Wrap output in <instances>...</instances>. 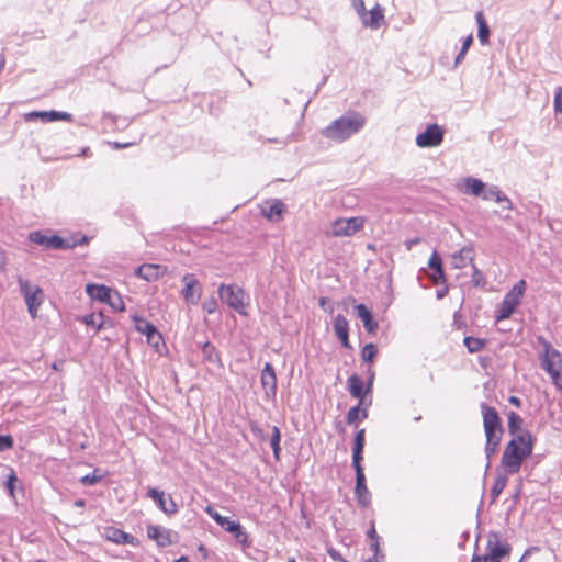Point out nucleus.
Segmentation results:
<instances>
[{
  "label": "nucleus",
  "instance_id": "obj_24",
  "mask_svg": "<svg viewBox=\"0 0 562 562\" xmlns=\"http://www.w3.org/2000/svg\"><path fill=\"white\" fill-rule=\"evenodd\" d=\"M485 184L476 178L468 177L462 179L459 189L462 193L479 196L483 193Z\"/></svg>",
  "mask_w": 562,
  "mask_h": 562
},
{
  "label": "nucleus",
  "instance_id": "obj_51",
  "mask_svg": "<svg viewBox=\"0 0 562 562\" xmlns=\"http://www.w3.org/2000/svg\"><path fill=\"white\" fill-rule=\"evenodd\" d=\"M202 307L207 314H212L216 311L217 303L214 299H211L210 301L204 302Z\"/></svg>",
  "mask_w": 562,
  "mask_h": 562
},
{
  "label": "nucleus",
  "instance_id": "obj_6",
  "mask_svg": "<svg viewBox=\"0 0 562 562\" xmlns=\"http://www.w3.org/2000/svg\"><path fill=\"white\" fill-rule=\"evenodd\" d=\"M221 300L240 315H247L249 297L240 286L234 284H221L218 288Z\"/></svg>",
  "mask_w": 562,
  "mask_h": 562
},
{
  "label": "nucleus",
  "instance_id": "obj_15",
  "mask_svg": "<svg viewBox=\"0 0 562 562\" xmlns=\"http://www.w3.org/2000/svg\"><path fill=\"white\" fill-rule=\"evenodd\" d=\"M146 532L147 537L161 548L172 544V537L176 535L172 530L162 528L161 526L157 525H148L146 527Z\"/></svg>",
  "mask_w": 562,
  "mask_h": 562
},
{
  "label": "nucleus",
  "instance_id": "obj_30",
  "mask_svg": "<svg viewBox=\"0 0 562 562\" xmlns=\"http://www.w3.org/2000/svg\"><path fill=\"white\" fill-rule=\"evenodd\" d=\"M362 404L352 406L347 413V423L353 425L358 419H366L368 417L367 408H361Z\"/></svg>",
  "mask_w": 562,
  "mask_h": 562
},
{
  "label": "nucleus",
  "instance_id": "obj_47",
  "mask_svg": "<svg viewBox=\"0 0 562 562\" xmlns=\"http://www.w3.org/2000/svg\"><path fill=\"white\" fill-rule=\"evenodd\" d=\"M472 43H473V36L470 34L469 36L465 37V40L463 42L462 48L457 57V61H459L461 58L464 57V55L467 54V52L470 48V46L472 45Z\"/></svg>",
  "mask_w": 562,
  "mask_h": 562
},
{
  "label": "nucleus",
  "instance_id": "obj_48",
  "mask_svg": "<svg viewBox=\"0 0 562 562\" xmlns=\"http://www.w3.org/2000/svg\"><path fill=\"white\" fill-rule=\"evenodd\" d=\"M430 278L432 279L434 283H436V284L445 283L446 277H445L443 268H440L439 270H434Z\"/></svg>",
  "mask_w": 562,
  "mask_h": 562
},
{
  "label": "nucleus",
  "instance_id": "obj_57",
  "mask_svg": "<svg viewBox=\"0 0 562 562\" xmlns=\"http://www.w3.org/2000/svg\"><path fill=\"white\" fill-rule=\"evenodd\" d=\"M508 402H509L512 405L516 406V407H520V406H521V401H520V398H518L517 396H510V397L508 398Z\"/></svg>",
  "mask_w": 562,
  "mask_h": 562
},
{
  "label": "nucleus",
  "instance_id": "obj_3",
  "mask_svg": "<svg viewBox=\"0 0 562 562\" xmlns=\"http://www.w3.org/2000/svg\"><path fill=\"white\" fill-rule=\"evenodd\" d=\"M481 413L483 417L484 434L486 437L485 453L487 458H491L497 451L503 438L504 429L501 417L494 407L482 404Z\"/></svg>",
  "mask_w": 562,
  "mask_h": 562
},
{
  "label": "nucleus",
  "instance_id": "obj_19",
  "mask_svg": "<svg viewBox=\"0 0 562 562\" xmlns=\"http://www.w3.org/2000/svg\"><path fill=\"white\" fill-rule=\"evenodd\" d=\"M30 240L34 244L45 246L52 249H63L68 247L63 238L57 235L46 236L40 232H33L30 234Z\"/></svg>",
  "mask_w": 562,
  "mask_h": 562
},
{
  "label": "nucleus",
  "instance_id": "obj_35",
  "mask_svg": "<svg viewBox=\"0 0 562 562\" xmlns=\"http://www.w3.org/2000/svg\"><path fill=\"white\" fill-rule=\"evenodd\" d=\"M133 321L135 323V329L145 335L146 337L154 330L156 329V327L149 323L148 321L142 318V317H138V316H133Z\"/></svg>",
  "mask_w": 562,
  "mask_h": 562
},
{
  "label": "nucleus",
  "instance_id": "obj_22",
  "mask_svg": "<svg viewBox=\"0 0 562 562\" xmlns=\"http://www.w3.org/2000/svg\"><path fill=\"white\" fill-rule=\"evenodd\" d=\"M27 119L38 117L46 122L65 121L71 122L72 115L68 112L59 111H33L27 114Z\"/></svg>",
  "mask_w": 562,
  "mask_h": 562
},
{
  "label": "nucleus",
  "instance_id": "obj_39",
  "mask_svg": "<svg viewBox=\"0 0 562 562\" xmlns=\"http://www.w3.org/2000/svg\"><path fill=\"white\" fill-rule=\"evenodd\" d=\"M378 349L374 344H367L361 351V357L363 361L372 362L374 357L376 356Z\"/></svg>",
  "mask_w": 562,
  "mask_h": 562
},
{
  "label": "nucleus",
  "instance_id": "obj_62",
  "mask_svg": "<svg viewBox=\"0 0 562 562\" xmlns=\"http://www.w3.org/2000/svg\"><path fill=\"white\" fill-rule=\"evenodd\" d=\"M75 505L78 506V507H82V506H85V501L83 499H78V501H76Z\"/></svg>",
  "mask_w": 562,
  "mask_h": 562
},
{
  "label": "nucleus",
  "instance_id": "obj_38",
  "mask_svg": "<svg viewBox=\"0 0 562 562\" xmlns=\"http://www.w3.org/2000/svg\"><path fill=\"white\" fill-rule=\"evenodd\" d=\"M464 345L468 348V350L471 353H473V352H477V351H480L481 349L484 348L485 340L484 339H480V338H475V337H465L464 338Z\"/></svg>",
  "mask_w": 562,
  "mask_h": 562
},
{
  "label": "nucleus",
  "instance_id": "obj_34",
  "mask_svg": "<svg viewBox=\"0 0 562 562\" xmlns=\"http://www.w3.org/2000/svg\"><path fill=\"white\" fill-rule=\"evenodd\" d=\"M81 321L87 326H92L97 330H100L104 326V316H103L102 313H100L99 315H95L94 313H91L89 315L83 316Z\"/></svg>",
  "mask_w": 562,
  "mask_h": 562
},
{
  "label": "nucleus",
  "instance_id": "obj_58",
  "mask_svg": "<svg viewBox=\"0 0 562 562\" xmlns=\"http://www.w3.org/2000/svg\"><path fill=\"white\" fill-rule=\"evenodd\" d=\"M471 562H484V560L482 559V557L480 554H474L472 557Z\"/></svg>",
  "mask_w": 562,
  "mask_h": 562
},
{
  "label": "nucleus",
  "instance_id": "obj_20",
  "mask_svg": "<svg viewBox=\"0 0 562 562\" xmlns=\"http://www.w3.org/2000/svg\"><path fill=\"white\" fill-rule=\"evenodd\" d=\"M165 272L166 267L154 263L142 265L136 270V274L148 282L158 280Z\"/></svg>",
  "mask_w": 562,
  "mask_h": 562
},
{
  "label": "nucleus",
  "instance_id": "obj_46",
  "mask_svg": "<svg viewBox=\"0 0 562 562\" xmlns=\"http://www.w3.org/2000/svg\"><path fill=\"white\" fill-rule=\"evenodd\" d=\"M101 479H102L101 475H97L95 472H93L91 474H87V475L82 476L80 481L85 485H93L97 482H99Z\"/></svg>",
  "mask_w": 562,
  "mask_h": 562
},
{
  "label": "nucleus",
  "instance_id": "obj_40",
  "mask_svg": "<svg viewBox=\"0 0 562 562\" xmlns=\"http://www.w3.org/2000/svg\"><path fill=\"white\" fill-rule=\"evenodd\" d=\"M366 443V429H360L355 437L353 449L357 451H363Z\"/></svg>",
  "mask_w": 562,
  "mask_h": 562
},
{
  "label": "nucleus",
  "instance_id": "obj_56",
  "mask_svg": "<svg viewBox=\"0 0 562 562\" xmlns=\"http://www.w3.org/2000/svg\"><path fill=\"white\" fill-rule=\"evenodd\" d=\"M420 241V238L408 239L405 241V247L407 250H411L413 246L419 244Z\"/></svg>",
  "mask_w": 562,
  "mask_h": 562
},
{
  "label": "nucleus",
  "instance_id": "obj_4",
  "mask_svg": "<svg viewBox=\"0 0 562 562\" xmlns=\"http://www.w3.org/2000/svg\"><path fill=\"white\" fill-rule=\"evenodd\" d=\"M542 347L539 355L541 368L550 376L555 389L562 392V355L543 337H538Z\"/></svg>",
  "mask_w": 562,
  "mask_h": 562
},
{
  "label": "nucleus",
  "instance_id": "obj_11",
  "mask_svg": "<svg viewBox=\"0 0 562 562\" xmlns=\"http://www.w3.org/2000/svg\"><path fill=\"white\" fill-rule=\"evenodd\" d=\"M183 289L181 294L189 304H196L202 295V286L199 280L192 273H186L182 277Z\"/></svg>",
  "mask_w": 562,
  "mask_h": 562
},
{
  "label": "nucleus",
  "instance_id": "obj_42",
  "mask_svg": "<svg viewBox=\"0 0 562 562\" xmlns=\"http://www.w3.org/2000/svg\"><path fill=\"white\" fill-rule=\"evenodd\" d=\"M472 283L474 284V286H484L485 279L482 272L477 269V267L474 263H472Z\"/></svg>",
  "mask_w": 562,
  "mask_h": 562
},
{
  "label": "nucleus",
  "instance_id": "obj_60",
  "mask_svg": "<svg viewBox=\"0 0 562 562\" xmlns=\"http://www.w3.org/2000/svg\"><path fill=\"white\" fill-rule=\"evenodd\" d=\"M4 256L3 254L0 251V270L4 268Z\"/></svg>",
  "mask_w": 562,
  "mask_h": 562
},
{
  "label": "nucleus",
  "instance_id": "obj_9",
  "mask_svg": "<svg viewBox=\"0 0 562 562\" xmlns=\"http://www.w3.org/2000/svg\"><path fill=\"white\" fill-rule=\"evenodd\" d=\"M366 217H339L331 223V232L328 234L333 237H350L363 229Z\"/></svg>",
  "mask_w": 562,
  "mask_h": 562
},
{
  "label": "nucleus",
  "instance_id": "obj_50",
  "mask_svg": "<svg viewBox=\"0 0 562 562\" xmlns=\"http://www.w3.org/2000/svg\"><path fill=\"white\" fill-rule=\"evenodd\" d=\"M327 553L334 561L348 562L346 559L342 558L340 552L338 550L334 549L333 547L327 548Z\"/></svg>",
  "mask_w": 562,
  "mask_h": 562
},
{
  "label": "nucleus",
  "instance_id": "obj_23",
  "mask_svg": "<svg viewBox=\"0 0 562 562\" xmlns=\"http://www.w3.org/2000/svg\"><path fill=\"white\" fill-rule=\"evenodd\" d=\"M112 288H109L103 284L97 283H88L86 285V293L91 300L99 301L101 303H105L109 300V295L111 294Z\"/></svg>",
  "mask_w": 562,
  "mask_h": 562
},
{
  "label": "nucleus",
  "instance_id": "obj_59",
  "mask_svg": "<svg viewBox=\"0 0 562 562\" xmlns=\"http://www.w3.org/2000/svg\"><path fill=\"white\" fill-rule=\"evenodd\" d=\"M5 66V57L3 55H0V72L3 70Z\"/></svg>",
  "mask_w": 562,
  "mask_h": 562
},
{
  "label": "nucleus",
  "instance_id": "obj_2",
  "mask_svg": "<svg viewBox=\"0 0 562 562\" xmlns=\"http://www.w3.org/2000/svg\"><path fill=\"white\" fill-rule=\"evenodd\" d=\"M364 123L366 119L360 113H348L323 128L322 134L334 142L340 143L359 132L364 126Z\"/></svg>",
  "mask_w": 562,
  "mask_h": 562
},
{
  "label": "nucleus",
  "instance_id": "obj_36",
  "mask_svg": "<svg viewBox=\"0 0 562 562\" xmlns=\"http://www.w3.org/2000/svg\"><path fill=\"white\" fill-rule=\"evenodd\" d=\"M334 330L337 336L349 333V323L344 315H337L334 321Z\"/></svg>",
  "mask_w": 562,
  "mask_h": 562
},
{
  "label": "nucleus",
  "instance_id": "obj_8",
  "mask_svg": "<svg viewBox=\"0 0 562 562\" xmlns=\"http://www.w3.org/2000/svg\"><path fill=\"white\" fill-rule=\"evenodd\" d=\"M510 544L502 540L497 532H491L487 537L485 553L481 557L484 562H502L510 555Z\"/></svg>",
  "mask_w": 562,
  "mask_h": 562
},
{
  "label": "nucleus",
  "instance_id": "obj_63",
  "mask_svg": "<svg viewBox=\"0 0 562 562\" xmlns=\"http://www.w3.org/2000/svg\"><path fill=\"white\" fill-rule=\"evenodd\" d=\"M175 562H189V559L187 557H180Z\"/></svg>",
  "mask_w": 562,
  "mask_h": 562
},
{
  "label": "nucleus",
  "instance_id": "obj_49",
  "mask_svg": "<svg viewBox=\"0 0 562 562\" xmlns=\"http://www.w3.org/2000/svg\"><path fill=\"white\" fill-rule=\"evenodd\" d=\"M13 443V438L11 436L0 435V451L11 449Z\"/></svg>",
  "mask_w": 562,
  "mask_h": 562
},
{
  "label": "nucleus",
  "instance_id": "obj_28",
  "mask_svg": "<svg viewBox=\"0 0 562 562\" xmlns=\"http://www.w3.org/2000/svg\"><path fill=\"white\" fill-rule=\"evenodd\" d=\"M475 19L479 26L477 37L481 42V44L485 45L488 43L490 38V29L485 21L484 14L482 11L476 12Z\"/></svg>",
  "mask_w": 562,
  "mask_h": 562
},
{
  "label": "nucleus",
  "instance_id": "obj_7",
  "mask_svg": "<svg viewBox=\"0 0 562 562\" xmlns=\"http://www.w3.org/2000/svg\"><path fill=\"white\" fill-rule=\"evenodd\" d=\"M18 283L30 316L36 318L45 300L44 291L38 285L31 284L29 280L22 278L18 280Z\"/></svg>",
  "mask_w": 562,
  "mask_h": 562
},
{
  "label": "nucleus",
  "instance_id": "obj_55",
  "mask_svg": "<svg viewBox=\"0 0 562 562\" xmlns=\"http://www.w3.org/2000/svg\"><path fill=\"white\" fill-rule=\"evenodd\" d=\"M368 537L374 541V547L376 548L378 547V542H376V539H378V535H376V530L374 528V526H372L370 528V530L368 531Z\"/></svg>",
  "mask_w": 562,
  "mask_h": 562
},
{
  "label": "nucleus",
  "instance_id": "obj_10",
  "mask_svg": "<svg viewBox=\"0 0 562 562\" xmlns=\"http://www.w3.org/2000/svg\"><path fill=\"white\" fill-rule=\"evenodd\" d=\"M205 512L226 531L231 532L234 538L244 547H249V537L243 526L238 521L229 520L227 517L218 514L213 507L207 506Z\"/></svg>",
  "mask_w": 562,
  "mask_h": 562
},
{
  "label": "nucleus",
  "instance_id": "obj_1",
  "mask_svg": "<svg viewBox=\"0 0 562 562\" xmlns=\"http://www.w3.org/2000/svg\"><path fill=\"white\" fill-rule=\"evenodd\" d=\"M533 438L529 431H522L505 446L501 465L506 474H516L520 471L525 459L531 456Z\"/></svg>",
  "mask_w": 562,
  "mask_h": 562
},
{
  "label": "nucleus",
  "instance_id": "obj_12",
  "mask_svg": "<svg viewBox=\"0 0 562 562\" xmlns=\"http://www.w3.org/2000/svg\"><path fill=\"white\" fill-rule=\"evenodd\" d=\"M147 496L155 501L159 509L162 510L166 515L171 516L177 514L179 510V507L173 501L172 496L166 495L164 491L150 487L147 490Z\"/></svg>",
  "mask_w": 562,
  "mask_h": 562
},
{
  "label": "nucleus",
  "instance_id": "obj_45",
  "mask_svg": "<svg viewBox=\"0 0 562 562\" xmlns=\"http://www.w3.org/2000/svg\"><path fill=\"white\" fill-rule=\"evenodd\" d=\"M553 103L554 111L558 113H562V87L555 89Z\"/></svg>",
  "mask_w": 562,
  "mask_h": 562
},
{
  "label": "nucleus",
  "instance_id": "obj_44",
  "mask_svg": "<svg viewBox=\"0 0 562 562\" xmlns=\"http://www.w3.org/2000/svg\"><path fill=\"white\" fill-rule=\"evenodd\" d=\"M428 266L432 270H439L440 268H442V260L436 251L432 252V255L430 256L428 260Z\"/></svg>",
  "mask_w": 562,
  "mask_h": 562
},
{
  "label": "nucleus",
  "instance_id": "obj_43",
  "mask_svg": "<svg viewBox=\"0 0 562 562\" xmlns=\"http://www.w3.org/2000/svg\"><path fill=\"white\" fill-rule=\"evenodd\" d=\"M18 482V477H16V474H15V471L13 469L10 470V474L8 476V480H7V483H5V486L11 495V497H15L14 495V488H15V483Z\"/></svg>",
  "mask_w": 562,
  "mask_h": 562
},
{
  "label": "nucleus",
  "instance_id": "obj_32",
  "mask_svg": "<svg viewBox=\"0 0 562 562\" xmlns=\"http://www.w3.org/2000/svg\"><path fill=\"white\" fill-rule=\"evenodd\" d=\"M146 338L147 342L155 349V351L161 353L166 346L162 335L157 330V328L154 329Z\"/></svg>",
  "mask_w": 562,
  "mask_h": 562
},
{
  "label": "nucleus",
  "instance_id": "obj_18",
  "mask_svg": "<svg viewBox=\"0 0 562 562\" xmlns=\"http://www.w3.org/2000/svg\"><path fill=\"white\" fill-rule=\"evenodd\" d=\"M362 23L371 29H379L384 23L383 9L380 4H375L370 11L366 9L359 13Z\"/></svg>",
  "mask_w": 562,
  "mask_h": 562
},
{
  "label": "nucleus",
  "instance_id": "obj_14",
  "mask_svg": "<svg viewBox=\"0 0 562 562\" xmlns=\"http://www.w3.org/2000/svg\"><path fill=\"white\" fill-rule=\"evenodd\" d=\"M285 211V204L279 199L266 200L260 205L261 215L268 221L274 223L282 221Z\"/></svg>",
  "mask_w": 562,
  "mask_h": 562
},
{
  "label": "nucleus",
  "instance_id": "obj_54",
  "mask_svg": "<svg viewBox=\"0 0 562 562\" xmlns=\"http://www.w3.org/2000/svg\"><path fill=\"white\" fill-rule=\"evenodd\" d=\"M345 348H350L349 333L337 336Z\"/></svg>",
  "mask_w": 562,
  "mask_h": 562
},
{
  "label": "nucleus",
  "instance_id": "obj_29",
  "mask_svg": "<svg viewBox=\"0 0 562 562\" xmlns=\"http://www.w3.org/2000/svg\"><path fill=\"white\" fill-rule=\"evenodd\" d=\"M507 417V427L510 435L516 437L517 435L524 431L521 430L522 418L517 413L509 412Z\"/></svg>",
  "mask_w": 562,
  "mask_h": 562
},
{
  "label": "nucleus",
  "instance_id": "obj_53",
  "mask_svg": "<svg viewBox=\"0 0 562 562\" xmlns=\"http://www.w3.org/2000/svg\"><path fill=\"white\" fill-rule=\"evenodd\" d=\"M351 2L358 14L366 8L363 0H351Z\"/></svg>",
  "mask_w": 562,
  "mask_h": 562
},
{
  "label": "nucleus",
  "instance_id": "obj_61",
  "mask_svg": "<svg viewBox=\"0 0 562 562\" xmlns=\"http://www.w3.org/2000/svg\"><path fill=\"white\" fill-rule=\"evenodd\" d=\"M130 144H120V143H114L113 144V147L114 148H124V147H127Z\"/></svg>",
  "mask_w": 562,
  "mask_h": 562
},
{
  "label": "nucleus",
  "instance_id": "obj_17",
  "mask_svg": "<svg viewBox=\"0 0 562 562\" xmlns=\"http://www.w3.org/2000/svg\"><path fill=\"white\" fill-rule=\"evenodd\" d=\"M261 385L269 397H274L277 393V375L271 363L267 362L261 372Z\"/></svg>",
  "mask_w": 562,
  "mask_h": 562
},
{
  "label": "nucleus",
  "instance_id": "obj_21",
  "mask_svg": "<svg viewBox=\"0 0 562 562\" xmlns=\"http://www.w3.org/2000/svg\"><path fill=\"white\" fill-rule=\"evenodd\" d=\"M474 261V250L472 247H463L451 257V265L454 269H463Z\"/></svg>",
  "mask_w": 562,
  "mask_h": 562
},
{
  "label": "nucleus",
  "instance_id": "obj_41",
  "mask_svg": "<svg viewBox=\"0 0 562 562\" xmlns=\"http://www.w3.org/2000/svg\"><path fill=\"white\" fill-rule=\"evenodd\" d=\"M362 453L363 451L352 450V465L355 468L356 474L364 473L361 465V461L363 459Z\"/></svg>",
  "mask_w": 562,
  "mask_h": 562
},
{
  "label": "nucleus",
  "instance_id": "obj_31",
  "mask_svg": "<svg viewBox=\"0 0 562 562\" xmlns=\"http://www.w3.org/2000/svg\"><path fill=\"white\" fill-rule=\"evenodd\" d=\"M106 304L114 311V312H124L125 311V303L123 301V297L121 294L112 289L111 294L109 295V300Z\"/></svg>",
  "mask_w": 562,
  "mask_h": 562
},
{
  "label": "nucleus",
  "instance_id": "obj_25",
  "mask_svg": "<svg viewBox=\"0 0 562 562\" xmlns=\"http://www.w3.org/2000/svg\"><path fill=\"white\" fill-rule=\"evenodd\" d=\"M356 311L359 318L362 321L366 330L370 334H374L378 329V322L374 321L372 313L364 304L356 305Z\"/></svg>",
  "mask_w": 562,
  "mask_h": 562
},
{
  "label": "nucleus",
  "instance_id": "obj_33",
  "mask_svg": "<svg viewBox=\"0 0 562 562\" xmlns=\"http://www.w3.org/2000/svg\"><path fill=\"white\" fill-rule=\"evenodd\" d=\"M507 475L508 474L505 473V474H501L497 477H495V481L491 488V495H492L493 501H495L502 494L504 488L506 487L507 481H508Z\"/></svg>",
  "mask_w": 562,
  "mask_h": 562
},
{
  "label": "nucleus",
  "instance_id": "obj_13",
  "mask_svg": "<svg viewBox=\"0 0 562 562\" xmlns=\"http://www.w3.org/2000/svg\"><path fill=\"white\" fill-rule=\"evenodd\" d=\"M443 140V130L437 125L431 124L427 126L425 132L420 133L416 137V144L419 147H436L439 146Z\"/></svg>",
  "mask_w": 562,
  "mask_h": 562
},
{
  "label": "nucleus",
  "instance_id": "obj_16",
  "mask_svg": "<svg viewBox=\"0 0 562 562\" xmlns=\"http://www.w3.org/2000/svg\"><path fill=\"white\" fill-rule=\"evenodd\" d=\"M103 537L108 541L116 543V544H132L134 547L139 546V540L136 537L125 532L124 530H122L120 528L113 527V526L104 528Z\"/></svg>",
  "mask_w": 562,
  "mask_h": 562
},
{
  "label": "nucleus",
  "instance_id": "obj_52",
  "mask_svg": "<svg viewBox=\"0 0 562 562\" xmlns=\"http://www.w3.org/2000/svg\"><path fill=\"white\" fill-rule=\"evenodd\" d=\"M538 551H539L538 547H531V548L527 549L525 551V553L522 554V557L520 558L519 562H525L533 552H538Z\"/></svg>",
  "mask_w": 562,
  "mask_h": 562
},
{
  "label": "nucleus",
  "instance_id": "obj_26",
  "mask_svg": "<svg viewBox=\"0 0 562 562\" xmlns=\"http://www.w3.org/2000/svg\"><path fill=\"white\" fill-rule=\"evenodd\" d=\"M355 494L358 499V503L362 506H367L370 502V493L366 485V475L364 473L356 474V487Z\"/></svg>",
  "mask_w": 562,
  "mask_h": 562
},
{
  "label": "nucleus",
  "instance_id": "obj_37",
  "mask_svg": "<svg viewBox=\"0 0 562 562\" xmlns=\"http://www.w3.org/2000/svg\"><path fill=\"white\" fill-rule=\"evenodd\" d=\"M280 440H281L280 429L277 426H273L270 445L273 450V456H274L276 460H279V458H280V451H281Z\"/></svg>",
  "mask_w": 562,
  "mask_h": 562
},
{
  "label": "nucleus",
  "instance_id": "obj_64",
  "mask_svg": "<svg viewBox=\"0 0 562 562\" xmlns=\"http://www.w3.org/2000/svg\"><path fill=\"white\" fill-rule=\"evenodd\" d=\"M372 379H373V374L371 375L370 381L368 383L367 392H369L372 386Z\"/></svg>",
  "mask_w": 562,
  "mask_h": 562
},
{
  "label": "nucleus",
  "instance_id": "obj_27",
  "mask_svg": "<svg viewBox=\"0 0 562 562\" xmlns=\"http://www.w3.org/2000/svg\"><path fill=\"white\" fill-rule=\"evenodd\" d=\"M347 384L350 395L355 398H359L360 404H363L364 394L362 379L357 374H352L348 378Z\"/></svg>",
  "mask_w": 562,
  "mask_h": 562
},
{
  "label": "nucleus",
  "instance_id": "obj_5",
  "mask_svg": "<svg viewBox=\"0 0 562 562\" xmlns=\"http://www.w3.org/2000/svg\"><path fill=\"white\" fill-rule=\"evenodd\" d=\"M527 283L524 279L519 280L505 295L502 301L497 314L496 322H501L510 317V315L520 305L525 295Z\"/></svg>",
  "mask_w": 562,
  "mask_h": 562
}]
</instances>
